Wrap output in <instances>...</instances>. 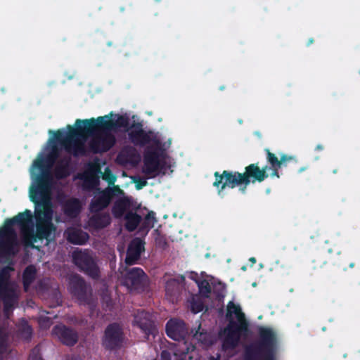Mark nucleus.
<instances>
[{
	"label": "nucleus",
	"mask_w": 360,
	"mask_h": 360,
	"mask_svg": "<svg viewBox=\"0 0 360 360\" xmlns=\"http://www.w3.org/2000/svg\"><path fill=\"white\" fill-rule=\"evenodd\" d=\"M131 202L127 198H121L117 200L112 210L115 217H124L126 221V228L129 231L134 230L140 222L141 217L130 211Z\"/></svg>",
	"instance_id": "obj_5"
},
{
	"label": "nucleus",
	"mask_w": 360,
	"mask_h": 360,
	"mask_svg": "<svg viewBox=\"0 0 360 360\" xmlns=\"http://www.w3.org/2000/svg\"><path fill=\"white\" fill-rule=\"evenodd\" d=\"M191 309L194 313H198L203 309V306L202 304H192Z\"/></svg>",
	"instance_id": "obj_30"
},
{
	"label": "nucleus",
	"mask_w": 360,
	"mask_h": 360,
	"mask_svg": "<svg viewBox=\"0 0 360 360\" xmlns=\"http://www.w3.org/2000/svg\"><path fill=\"white\" fill-rule=\"evenodd\" d=\"M210 360H218V359L211 358Z\"/></svg>",
	"instance_id": "obj_36"
},
{
	"label": "nucleus",
	"mask_w": 360,
	"mask_h": 360,
	"mask_svg": "<svg viewBox=\"0 0 360 360\" xmlns=\"http://www.w3.org/2000/svg\"><path fill=\"white\" fill-rule=\"evenodd\" d=\"M267 159L274 170L272 176L278 177L277 169L281 167V162L278 160V158L274 154L271 153L269 150L267 151Z\"/></svg>",
	"instance_id": "obj_22"
},
{
	"label": "nucleus",
	"mask_w": 360,
	"mask_h": 360,
	"mask_svg": "<svg viewBox=\"0 0 360 360\" xmlns=\"http://www.w3.org/2000/svg\"><path fill=\"white\" fill-rule=\"evenodd\" d=\"M135 323L139 326V328L148 335L149 334H153L155 328L153 327L152 316L144 311L139 312L135 316Z\"/></svg>",
	"instance_id": "obj_11"
},
{
	"label": "nucleus",
	"mask_w": 360,
	"mask_h": 360,
	"mask_svg": "<svg viewBox=\"0 0 360 360\" xmlns=\"http://www.w3.org/2000/svg\"><path fill=\"white\" fill-rule=\"evenodd\" d=\"M118 194H122V192L117 187H114L112 188H108L104 191H98L91 205V211L97 212L99 210L105 207L109 204L110 198Z\"/></svg>",
	"instance_id": "obj_8"
},
{
	"label": "nucleus",
	"mask_w": 360,
	"mask_h": 360,
	"mask_svg": "<svg viewBox=\"0 0 360 360\" xmlns=\"http://www.w3.org/2000/svg\"><path fill=\"white\" fill-rule=\"evenodd\" d=\"M122 340V332L120 326L116 324L110 325L105 330L103 344L109 348L116 347Z\"/></svg>",
	"instance_id": "obj_9"
},
{
	"label": "nucleus",
	"mask_w": 360,
	"mask_h": 360,
	"mask_svg": "<svg viewBox=\"0 0 360 360\" xmlns=\"http://www.w3.org/2000/svg\"><path fill=\"white\" fill-rule=\"evenodd\" d=\"M166 332L170 338L179 342L174 349V360H186L187 356L189 359L194 358L195 347L188 346L186 342L181 341L187 333L183 321L177 319L169 321L166 325Z\"/></svg>",
	"instance_id": "obj_4"
},
{
	"label": "nucleus",
	"mask_w": 360,
	"mask_h": 360,
	"mask_svg": "<svg viewBox=\"0 0 360 360\" xmlns=\"http://www.w3.org/2000/svg\"><path fill=\"white\" fill-rule=\"evenodd\" d=\"M99 173H101L99 164L92 162L86 165L84 172L79 174L78 178L81 179L84 188H94L99 181Z\"/></svg>",
	"instance_id": "obj_7"
},
{
	"label": "nucleus",
	"mask_w": 360,
	"mask_h": 360,
	"mask_svg": "<svg viewBox=\"0 0 360 360\" xmlns=\"http://www.w3.org/2000/svg\"><path fill=\"white\" fill-rule=\"evenodd\" d=\"M144 276L143 271L139 268H133L128 272V278L131 284H134Z\"/></svg>",
	"instance_id": "obj_23"
},
{
	"label": "nucleus",
	"mask_w": 360,
	"mask_h": 360,
	"mask_svg": "<svg viewBox=\"0 0 360 360\" xmlns=\"http://www.w3.org/2000/svg\"><path fill=\"white\" fill-rule=\"evenodd\" d=\"M257 360H274V358L271 354H261L257 356Z\"/></svg>",
	"instance_id": "obj_29"
},
{
	"label": "nucleus",
	"mask_w": 360,
	"mask_h": 360,
	"mask_svg": "<svg viewBox=\"0 0 360 360\" xmlns=\"http://www.w3.org/2000/svg\"><path fill=\"white\" fill-rule=\"evenodd\" d=\"M53 333L64 344L72 345L77 340V334L64 326H58L53 329Z\"/></svg>",
	"instance_id": "obj_10"
},
{
	"label": "nucleus",
	"mask_w": 360,
	"mask_h": 360,
	"mask_svg": "<svg viewBox=\"0 0 360 360\" xmlns=\"http://www.w3.org/2000/svg\"><path fill=\"white\" fill-rule=\"evenodd\" d=\"M227 311L229 323L223 333L221 334L224 349L234 347L237 345L242 333L247 330V323L240 307L233 302H230L227 306Z\"/></svg>",
	"instance_id": "obj_3"
},
{
	"label": "nucleus",
	"mask_w": 360,
	"mask_h": 360,
	"mask_svg": "<svg viewBox=\"0 0 360 360\" xmlns=\"http://www.w3.org/2000/svg\"><path fill=\"white\" fill-rule=\"evenodd\" d=\"M252 286H253V287H255V286H256V283H252Z\"/></svg>",
	"instance_id": "obj_37"
},
{
	"label": "nucleus",
	"mask_w": 360,
	"mask_h": 360,
	"mask_svg": "<svg viewBox=\"0 0 360 360\" xmlns=\"http://www.w3.org/2000/svg\"><path fill=\"white\" fill-rule=\"evenodd\" d=\"M266 171V167L260 169L257 165L252 164L245 168L244 174L224 171L221 175H219L216 172L214 186L217 188L218 194L221 197L224 196V191L227 188H233L238 185H245L240 188L242 192H244L245 186L251 181L253 183L256 181H262L267 176Z\"/></svg>",
	"instance_id": "obj_2"
},
{
	"label": "nucleus",
	"mask_w": 360,
	"mask_h": 360,
	"mask_svg": "<svg viewBox=\"0 0 360 360\" xmlns=\"http://www.w3.org/2000/svg\"><path fill=\"white\" fill-rule=\"evenodd\" d=\"M143 250V241L139 238L133 240L128 248L126 263L131 265L139 258L141 252Z\"/></svg>",
	"instance_id": "obj_12"
},
{
	"label": "nucleus",
	"mask_w": 360,
	"mask_h": 360,
	"mask_svg": "<svg viewBox=\"0 0 360 360\" xmlns=\"http://www.w3.org/2000/svg\"><path fill=\"white\" fill-rule=\"evenodd\" d=\"M184 280L182 276H177L174 278H171L167 281L165 290L167 296H172L178 292L180 283Z\"/></svg>",
	"instance_id": "obj_15"
},
{
	"label": "nucleus",
	"mask_w": 360,
	"mask_h": 360,
	"mask_svg": "<svg viewBox=\"0 0 360 360\" xmlns=\"http://www.w3.org/2000/svg\"><path fill=\"white\" fill-rule=\"evenodd\" d=\"M8 332L5 328H0V354L5 350L7 345Z\"/></svg>",
	"instance_id": "obj_24"
},
{
	"label": "nucleus",
	"mask_w": 360,
	"mask_h": 360,
	"mask_svg": "<svg viewBox=\"0 0 360 360\" xmlns=\"http://www.w3.org/2000/svg\"><path fill=\"white\" fill-rule=\"evenodd\" d=\"M317 149H322V147L321 146H318Z\"/></svg>",
	"instance_id": "obj_35"
},
{
	"label": "nucleus",
	"mask_w": 360,
	"mask_h": 360,
	"mask_svg": "<svg viewBox=\"0 0 360 360\" xmlns=\"http://www.w3.org/2000/svg\"><path fill=\"white\" fill-rule=\"evenodd\" d=\"M189 277L197 283L200 293L204 297H208L210 292V286L207 280L209 276H207L205 278L200 280L197 274L191 273Z\"/></svg>",
	"instance_id": "obj_14"
},
{
	"label": "nucleus",
	"mask_w": 360,
	"mask_h": 360,
	"mask_svg": "<svg viewBox=\"0 0 360 360\" xmlns=\"http://www.w3.org/2000/svg\"><path fill=\"white\" fill-rule=\"evenodd\" d=\"M102 178L107 181L110 184H114L115 181V177L112 174L108 168L105 169Z\"/></svg>",
	"instance_id": "obj_26"
},
{
	"label": "nucleus",
	"mask_w": 360,
	"mask_h": 360,
	"mask_svg": "<svg viewBox=\"0 0 360 360\" xmlns=\"http://www.w3.org/2000/svg\"><path fill=\"white\" fill-rule=\"evenodd\" d=\"M162 360H171L169 354L166 351L162 352Z\"/></svg>",
	"instance_id": "obj_32"
},
{
	"label": "nucleus",
	"mask_w": 360,
	"mask_h": 360,
	"mask_svg": "<svg viewBox=\"0 0 360 360\" xmlns=\"http://www.w3.org/2000/svg\"><path fill=\"white\" fill-rule=\"evenodd\" d=\"M110 217L109 214H96L90 219V224L96 228H103L110 224Z\"/></svg>",
	"instance_id": "obj_16"
},
{
	"label": "nucleus",
	"mask_w": 360,
	"mask_h": 360,
	"mask_svg": "<svg viewBox=\"0 0 360 360\" xmlns=\"http://www.w3.org/2000/svg\"><path fill=\"white\" fill-rule=\"evenodd\" d=\"M74 263L90 276L95 278L98 270L92 255L87 251L77 249L72 253Z\"/></svg>",
	"instance_id": "obj_6"
},
{
	"label": "nucleus",
	"mask_w": 360,
	"mask_h": 360,
	"mask_svg": "<svg viewBox=\"0 0 360 360\" xmlns=\"http://www.w3.org/2000/svg\"><path fill=\"white\" fill-rule=\"evenodd\" d=\"M76 284L77 286H74L72 290V292L77 295L78 297L82 298V294L84 292H86V286L84 282V281L79 278L75 277L72 281V285Z\"/></svg>",
	"instance_id": "obj_19"
},
{
	"label": "nucleus",
	"mask_w": 360,
	"mask_h": 360,
	"mask_svg": "<svg viewBox=\"0 0 360 360\" xmlns=\"http://www.w3.org/2000/svg\"><path fill=\"white\" fill-rule=\"evenodd\" d=\"M260 334L264 343L269 347H272L276 342L275 333L270 328H262Z\"/></svg>",
	"instance_id": "obj_18"
},
{
	"label": "nucleus",
	"mask_w": 360,
	"mask_h": 360,
	"mask_svg": "<svg viewBox=\"0 0 360 360\" xmlns=\"http://www.w3.org/2000/svg\"><path fill=\"white\" fill-rule=\"evenodd\" d=\"M29 360H42L39 354V349H34L32 354H30Z\"/></svg>",
	"instance_id": "obj_28"
},
{
	"label": "nucleus",
	"mask_w": 360,
	"mask_h": 360,
	"mask_svg": "<svg viewBox=\"0 0 360 360\" xmlns=\"http://www.w3.org/2000/svg\"><path fill=\"white\" fill-rule=\"evenodd\" d=\"M134 182L135 184L136 189H138V190L141 189L143 187H144L147 184L146 179L144 178H141V177H134Z\"/></svg>",
	"instance_id": "obj_27"
},
{
	"label": "nucleus",
	"mask_w": 360,
	"mask_h": 360,
	"mask_svg": "<svg viewBox=\"0 0 360 360\" xmlns=\"http://www.w3.org/2000/svg\"><path fill=\"white\" fill-rule=\"evenodd\" d=\"M68 240L74 244L82 245L88 239L86 233L77 228H70L66 231Z\"/></svg>",
	"instance_id": "obj_13"
},
{
	"label": "nucleus",
	"mask_w": 360,
	"mask_h": 360,
	"mask_svg": "<svg viewBox=\"0 0 360 360\" xmlns=\"http://www.w3.org/2000/svg\"><path fill=\"white\" fill-rule=\"evenodd\" d=\"M193 340L200 342L204 346L207 347L212 344V338L207 333L196 331L193 335Z\"/></svg>",
	"instance_id": "obj_21"
},
{
	"label": "nucleus",
	"mask_w": 360,
	"mask_h": 360,
	"mask_svg": "<svg viewBox=\"0 0 360 360\" xmlns=\"http://www.w3.org/2000/svg\"><path fill=\"white\" fill-rule=\"evenodd\" d=\"M293 160V157L292 156H288L286 155H281V160H280V162H281V165L287 161H290V160Z\"/></svg>",
	"instance_id": "obj_31"
},
{
	"label": "nucleus",
	"mask_w": 360,
	"mask_h": 360,
	"mask_svg": "<svg viewBox=\"0 0 360 360\" xmlns=\"http://www.w3.org/2000/svg\"><path fill=\"white\" fill-rule=\"evenodd\" d=\"M128 132L134 143L148 145L142 167V172L148 179L173 172L175 162L164 152L170 146V140L162 143L153 134L144 132L139 124H133L128 129Z\"/></svg>",
	"instance_id": "obj_1"
},
{
	"label": "nucleus",
	"mask_w": 360,
	"mask_h": 360,
	"mask_svg": "<svg viewBox=\"0 0 360 360\" xmlns=\"http://www.w3.org/2000/svg\"><path fill=\"white\" fill-rule=\"evenodd\" d=\"M36 269L33 266H29L26 268L23 273V284L25 290H27L28 286L34 279Z\"/></svg>",
	"instance_id": "obj_20"
},
{
	"label": "nucleus",
	"mask_w": 360,
	"mask_h": 360,
	"mask_svg": "<svg viewBox=\"0 0 360 360\" xmlns=\"http://www.w3.org/2000/svg\"><path fill=\"white\" fill-rule=\"evenodd\" d=\"M23 327H24V328H24V330H25L26 333H27L28 334H30V333H31V329H30V326H29L26 323H25V325H24V326H23Z\"/></svg>",
	"instance_id": "obj_33"
},
{
	"label": "nucleus",
	"mask_w": 360,
	"mask_h": 360,
	"mask_svg": "<svg viewBox=\"0 0 360 360\" xmlns=\"http://www.w3.org/2000/svg\"><path fill=\"white\" fill-rule=\"evenodd\" d=\"M250 261L252 262V264H255V263L256 262V259H255V257H251V258L250 259Z\"/></svg>",
	"instance_id": "obj_34"
},
{
	"label": "nucleus",
	"mask_w": 360,
	"mask_h": 360,
	"mask_svg": "<svg viewBox=\"0 0 360 360\" xmlns=\"http://www.w3.org/2000/svg\"><path fill=\"white\" fill-rule=\"evenodd\" d=\"M155 214L153 212H148L144 219V226L146 229H150L153 227L155 222Z\"/></svg>",
	"instance_id": "obj_25"
},
{
	"label": "nucleus",
	"mask_w": 360,
	"mask_h": 360,
	"mask_svg": "<svg viewBox=\"0 0 360 360\" xmlns=\"http://www.w3.org/2000/svg\"><path fill=\"white\" fill-rule=\"evenodd\" d=\"M81 209V202L77 199L70 200L65 208V213L70 217L76 216Z\"/></svg>",
	"instance_id": "obj_17"
}]
</instances>
